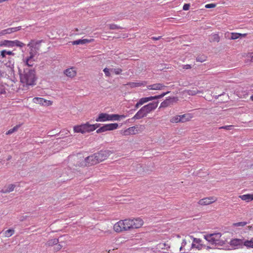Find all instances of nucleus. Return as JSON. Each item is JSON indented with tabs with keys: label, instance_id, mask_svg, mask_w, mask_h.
Segmentation results:
<instances>
[{
	"label": "nucleus",
	"instance_id": "obj_48",
	"mask_svg": "<svg viewBox=\"0 0 253 253\" xmlns=\"http://www.w3.org/2000/svg\"><path fill=\"white\" fill-rule=\"evenodd\" d=\"M35 41L34 40H31L29 43L28 44V46L30 48V50L32 48L33 49ZM34 50V49H33Z\"/></svg>",
	"mask_w": 253,
	"mask_h": 253
},
{
	"label": "nucleus",
	"instance_id": "obj_13",
	"mask_svg": "<svg viewBox=\"0 0 253 253\" xmlns=\"http://www.w3.org/2000/svg\"><path fill=\"white\" fill-rule=\"evenodd\" d=\"M33 102L42 106H49L52 104V101L41 97H34Z\"/></svg>",
	"mask_w": 253,
	"mask_h": 253
},
{
	"label": "nucleus",
	"instance_id": "obj_55",
	"mask_svg": "<svg viewBox=\"0 0 253 253\" xmlns=\"http://www.w3.org/2000/svg\"><path fill=\"white\" fill-rule=\"evenodd\" d=\"M4 32H6V34H10V33H12V30H11V28H9L5 29V31Z\"/></svg>",
	"mask_w": 253,
	"mask_h": 253
},
{
	"label": "nucleus",
	"instance_id": "obj_56",
	"mask_svg": "<svg viewBox=\"0 0 253 253\" xmlns=\"http://www.w3.org/2000/svg\"><path fill=\"white\" fill-rule=\"evenodd\" d=\"M4 31H5V29L0 31V36H2L3 35L6 34V32Z\"/></svg>",
	"mask_w": 253,
	"mask_h": 253
},
{
	"label": "nucleus",
	"instance_id": "obj_1",
	"mask_svg": "<svg viewBox=\"0 0 253 253\" xmlns=\"http://www.w3.org/2000/svg\"><path fill=\"white\" fill-rule=\"evenodd\" d=\"M15 53L10 50L3 49L0 50V63L4 64V66L0 70V77L8 78L14 74V60Z\"/></svg>",
	"mask_w": 253,
	"mask_h": 253
},
{
	"label": "nucleus",
	"instance_id": "obj_30",
	"mask_svg": "<svg viewBox=\"0 0 253 253\" xmlns=\"http://www.w3.org/2000/svg\"><path fill=\"white\" fill-rule=\"evenodd\" d=\"M244 246L247 248L253 249V237L250 240H247L244 242Z\"/></svg>",
	"mask_w": 253,
	"mask_h": 253
},
{
	"label": "nucleus",
	"instance_id": "obj_5",
	"mask_svg": "<svg viewBox=\"0 0 253 253\" xmlns=\"http://www.w3.org/2000/svg\"><path fill=\"white\" fill-rule=\"evenodd\" d=\"M221 234L219 233L208 234L205 236V239L211 244V247L213 245H222L223 241L221 240Z\"/></svg>",
	"mask_w": 253,
	"mask_h": 253
},
{
	"label": "nucleus",
	"instance_id": "obj_21",
	"mask_svg": "<svg viewBox=\"0 0 253 253\" xmlns=\"http://www.w3.org/2000/svg\"><path fill=\"white\" fill-rule=\"evenodd\" d=\"M64 73L68 77L73 78L77 75V71L74 68H70L66 69Z\"/></svg>",
	"mask_w": 253,
	"mask_h": 253
},
{
	"label": "nucleus",
	"instance_id": "obj_8",
	"mask_svg": "<svg viewBox=\"0 0 253 253\" xmlns=\"http://www.w3.org/2000/svg\"><path fill=\"white\" fill-rule=\"evenodd\" d=\"M130 231L141 227L144 224L143 219L140 217L129 218Z\"/></svg>",
	"mask_w": 253,
	"mask_h": 253
},
{
	"label": "nucleus",
	"instance_id": "obj_32",
	"mask_svg": "<svg viewBox=\"0 0 253 253\" xmlns=\"http://www.w3.org/2000/svg\"><path fill=\"white\" fill-rule=\"evenodd\" d=\"M187 93L189 95H195L198 93H203L202 91L198 90L197 88L194 89H189L186 91Z\"/></svg>",
	"mask_w": 253,
	"mask_h": 253
},
{
	"label": "nucleus",
	"instance_id": "obj_29",
	"mask_svg": "<svg viewBox=\"0 0 253 253\" xmlns=\"http://www.w3.org/2000/svg\"><path fill=\"white\" fill-rule=\"evenodd\" d=\"M59 242V240L57 238L49 240L45 244V245L48 247H51L53 245H57Z\"/></svg>",
	"mask_w": 253,
	"mask_h": 253
},
{
	"label": "nucleus",
	"instance_id": "obj_28",
	"mask_svg": "<svg viewBox=\"0 0 253 253\" xmlns=\"http://www.w3.org/2000/svg\"><path fill=\"white\" fill-rule=\"evenodd\" d=\"M108 131L113 130L117 129L119 125L117 123H112L105 124Z\"/></svg>",
	"mask_w": 253,
	"mask_h": 253
},
{
	"label": "nucleus",
	"instance_id": "obj_23",
	"mask_svg": "<svg viewBox=\"0 0 253 253\" xmlns=\"http://www.w3.org/2000/svg\"><path fill=\"white\" fill-rule=\"evenodd\" d=\"M147 83L145 81L141 82H130L126 84L127 85L131 88L138 87L140 86H144L146 85Z\"/></svg>",
	"mask_w": 253,
	"mask_h": 253
},
{
	"label": "nucleus",
	"instance_id": "obj_62",
	"mask_svg": "<svg viewBox=\"0 0 253 253\" xmlns=\"http://www.w3.org/2000/svg\"><path fill=\"white\" fill-rule=\"evenodd\" d=\"M69 133V131H67V132L66 133V134H68Z\"/></svg>",
	"mask_w": 253,
	"mask_h": 253
},
{
	"label": "nucleus",
	"instance_id": "obj_60",
	"mask_svg": "<svg viewBox=\"0 0 253 253\" xmlns=\"http://www.w3.org/2000/svg\"><path fill=\"white\" fill-rule=\"evenodd\" d=\"M250 98L252 101H253V95L251 96Z\"/></svg>",
	"mask_w": 253,
	"mask_h": 253
},
{
	"label": "nucleus",
	"instance_id": "obj_31",
	"mask_svg": "<svg viewBox=\"0 0 253 253\" xmlns=\"http://www.w3.org/2000/svg\"><path fill=\"white\" fill-rule=\"evenodd\" d=\"M11 45H12L11 47H13L14 46H16L19 47H23L25 45V44L18 40H15V41H11Z\"/></svg>",
	"mask_w": 253,
	"mask_h": 253
},
{
	"label": "nucleus",
	"instance_id": "obj_33",
	"mask_svg": "<svg viewBox=\"0 0 253 253\" xmlns=\"http://www.w3.org/2000/svg\"><path fill=\"white\" fill-rule=\"evenodd\" d=\"M174 98L167 99L161 103L160 108H165L169 106L170 104V100L173 99Z\"/></svg>",
	"mask_w": 253,
	"mask_h": 253
},
{
	"label": "nucleus",
	"instance_id": "obj_40",
	"mask_svg": "<svg viewBox=\"0 0 253 253\" xmlns=\"http://www.w3.org/2000/svg\"><path fill=\"white\" fill-rule=\"evenodd\" d=\"M109 29L111 30H119V29H122V28L120 26H118L116 24H109L108 25Z\"/></svg>",
	"mask_w": 253,
	"mask_h": 253
},
{
	"label": "nucleus",
	"instance_id": "obj_42",
	"mask_svg": "<svg viewBox=\"0 0 253 253\" xmlns=\"http://www.w3.org/2000/svg\"><path fill=\"white\" fill-rule=\"evenodd\" d=\"M111 71L114 73L116 75H119L122 73V70L121 68L111 69Z\"/></svg>",
	"mask_w": 253,
	"mask_h": 253
},
{
	"label": "nucleus",
	"instance_id": "obj_26",
	"mask_svg": "<svg viewBox=\"0 0 253 253\" xmlns=\"http://www.w3.org/2000/svg\"><path fill=\"white\" fill-rule=\"evenodd\" d=\"M180 116L181 120H182V123L189 121L193 118V115L190 113L185 114Z\"/></svg>",
	"mask_w": 253,
	"mask_h": 253
},
{
	"label": "nucleus",
	"instance_id": "obj_11",
	"mask_svg": "<svg viewBox=\"0 0 253 253\" xmlns=\"http://www.w3.org/2000/svg\"><path fill=\"white\" fill-rule=\"evenodd\" d=\"M112 154V152L110 151L106 150H101L100 152L97 153H95V154L98 162L100 163L106 160Z\"/></svg>",
	"mask_w": 253,
	"mask_h": 253
},
{
	"label": "nucleus",
	"instance_id": "obj_43",
	"mask_svg": "<svg viewBox=\"0 0 253 253\" xmlns=\"http://www.w3.org/2000/svg\"><path fill=\"white\" fill-rule=\"evenodd\" d=\"M219 37L217 34H214L212 36V41L218 42L219 41Z\"/></svg>",
	"mask_w": 253,
	"mask_h": 253
},
{
	"label": "nucleus",
	"instance_id": "obj_24",
	"mask_svg": "<svg viewBox=\"0 0 253 253\" xmlns=\"http://www.w3.org/2000/svg\"><path fill=\"white\" fill-rule=\"evenodd\" d=\"M126 117V116L124 115L109 114V121H119Z\"/></svg>",
	"mask_w": 253,
	"mask_h": 253
},
{
	"label": "nucleus",
	"instance_id": "obj_10",
	"mask_svg": "<svg viewBox=\"0 0 253 253\" xmlns=\"http://www.w3.org/2000/svg\"><path fill=\"white\" fill-rule=\"evenodd\" d=\"M36 53L32 48L29 52V56L23 59L24 65L26 66V67L30 68V67H32L34 65L35 63L34 57Z\"/></svg>",
	"mask_w": 253,
	"mask_h": 253
},
{
	"label": "nucleus",
	"instance_id": "obj_61",
	"mask_svg": "<svg viewBox=\"0 0 253 253\" xmlns=\"http://www.w3.org/2000/svg\"><path fill=\"white\" fill-rule=\"evenodd\" d=\"M170 18H167V20H168L169 22H170Z\"/></svg>",
	"mask_w": 253,
	"mask_h": 253
},
{
	"label": "nucleus",
	"instance_id": "obj_16",
	"mask_svg": "<svg viewBox=\"0 0 253 253\" xmlns=\"http://www.w3.org/2000/svg\"><path fill=\"white\" fill-rule=\"evenodd\" d=\"M85 165L89 166L99 163L95 154L86 157L85 159Z\"/></svg>",
	"mask_w": 253,
	"mask_h": 253
},
{
	"label": "nucleus",
	"instance_id": "obj_37",
	"mask_svg": "<svg viewBox=\"0 0 253 253\" xmlns=\"http://www.w3.org/2000/svg\"><path fill=\"white\" fill-rule=\"evenodd\" d=\"M14 233V230L13 229H9L4 232V236L5 237H9L11 236Z\"/></svg>",
	"mask_w": 253,
	"mask_h": 253
},
{
	"label": "nucleus",
	"instance_id": "obj_27",
	"mask_svg": "<svg viewBox=\"0 0 253 253\" xmlns=\"http://www.w3.org/2000/svg\"><path fill=\"white\" fill-rule=\"evenodd\" d=\"M15 187L14 184H9L7 186H5L3 189L1 190V192L3 193H9L14 190Z\"/></svg>",
	"mask_w": 253,
	"mask_h": 253
},
{
	"label": "nucleus",
	"instance_id": "obj_46",
	"mask_svg": "<svg viewBox=\"0 0 253 253\" xmlns=\"http://www.w3.org/2000/svg\"><path fill=\"white\" fill-rule=\"evenodd\" d=\"M100 126V124H95L93 125L90 124V126H92V127H91V131H93L95 130L97 127H98Z\"/></svg>",
	"mask_w": 253,
	"mask_h": 253
},
{
	"label": "nucleus",
	"instance_id": "obj_45",
	"mask_svg": "<svg viewBox=\"0 0 253 253\" xmlns=\"http://www.w3.org/2000/svg\"><path fill=\"white\" fill-rule=\"evenodd\" d=\"M233 127V125H228L220 127L219 129H224L226 130H230Z\"/></svg>",
	"mask_w": 253,
	"mask_h": 253
},
{
	"label": "nucleus",
	"instance_id": "obj_34",
	"mask_svg": "<svg viewBox=\"0 0 253 253\" xmlns=\"http://www.w3.org/2000/svg\"><path fill=\"white\" fill-rule=\"evenodd\" d=\"M11 41L4 40L0 42V46L11 47Z\"/></svg>",
	"mask_w": 253,
	"mask_h": 253
},
{
	"label": "nucleus",
	"instance_id": "obj_2",
	"mask_svg": "<svg viewBox=\"0 0 253 253\" xmlns=\"http://www.w3.org/2000/svg\"><path fill=\"white\" fill-rule=\"evenodd\" d=\"M20 82L27 86H34L36 84L37 78L34 69L25 67L22 73H20Z\"/></svg>",
	"mask_w": 253,
	"mask_h": 253
},
{
	"label": "nucleus",
	"instance_id": "obj_63",
	"mask_svg": "<svg viewBox=\"0 0 253 253\" xmlns=\"http://www.w3.org/2000/svg\"><path fill=\"white\" fill-rule=\"evenodd\" d=\"M110 251H111V250H109V251H108V253H110Z\"/></svg>",
	"mask_w": 253,
	"mask_h": 253
},
{
	"label": "nucleus",
	"instance_id": "obj_41",
	"mask_svg": "<svg viewBox=\"0 0 253 253\" xmlns=\"http://www.w3.org/2000/svg\"><path fill=\"white\" fill-rule=\"evenodd\" d=\"M247 222L245 221H241L236 223H234L233 224V226L235 227H238V226H244L246 225H247Z\"/></svg>",
	"mask_w": 253,
	"mask_h": 253
},
{
	"label": "nucleus",
	"instance_id": "obj_44",
	"mask_svg": "<svg viewBox=\"0 0 253 253\" xmlns=\"http://www.w3.org/2000/svg\"><path fill=\"white\" fill-rule=\"evenodd\" d=\"M110 71H111V70L107 68H105L103 69V72H104L105 76L106 77H109L111 76V74L110 73Z\"/></svg>",
	"mask_w": 253,
	"mask_h": 253
},
{
	"label": "nucleus",
	"instance_id": "obj_25",
	"mask_svg": "<svg viewBox=\"0 0 253 253\" xmlns=\"http://www.w3.org/2000/svg\"><path fill=\"white\" fill-rule=\"evenodd\" d=\"M239 198H240L242 200L245 201L247 202H250L253 200V194H244L242 195H240L239 196Z\"/></svg>",
	"mask_w": 253,
	"mask_h": 253
},
{
	"label": "nucleus",
	"instance_id": "obj_19",
	"mask_svg": "<svg viewBox=\"0 0 253 253\" xmlns=\"http://www.w3.org/2000/svg\"><path fill=\"white\" fill-rule=\"evenodd\" d=\"M147 114L144 110V109L142 107L136 114L132 118L133 120H137L141 119L145 116H146Z\"/></svg>",
	"mask_w": 253,
	"mask_h": 253
},
{
	"label": "nucleus",
	"instance_id": "obj_58",
	"mask_svg": "<svg viewBox=\"0 0 253 253\" xmlns=\"http://www.w3.org/2000/svg\"><path fill=\"white\" fill-rule=\"evenodd\" d=\"M162 37L159 36L158 37H153L152 39L154 40H160L161 38Z\"/></svg>",
	"mask_w": 253,
	"mask_h": 253
},
{
	"label": "nucleus",
	"instance_id": "obj_35",
	"mask_svg": "<svg viewBox=\"0 0 253 253\" xmlns=\"http://www.w3.org/2000/svg\"><path fill=\"white\" fill-rule=\"evenodd\" d=\"M170 121L171 123H177L182 122V120H181L180 115L173 117L172 118H171L170 119Z\"/></svg>",
	"mask_w": 253,
	"mask_h": 253
},
{
	"label": "nucleus",
	"instance_id": "obj_36",
	"mask_svg": "<svg viewBox=\"0 0 253 253\" xmlns=\"http://www.w3.org/2000/svg\"><path fill=\"white\" fill-rule=\"evenodd\" d=\"M20 125H16L15 126H14L12 128H11L9 129L6 132V135H9L12 134V133L16 132L18 130V128L20 127Z\"/></svg>",
	"mask_w": 253,
	"mask_h": 253
},
{
	"label": "nucleus",
	"instance_id": "obj_54",
	"mask_svg": "<svg viewBox=\"0 0 253 253\" xmlns=\"http://www.w3.org/2000/svg\"><path fill=\"white\" fill-rule=\"evenodd\" d=\"M166 244L165 243H160L158 244V248H160V249H163L165 248V246H166Z\"/></svg>",
	"mask_w": 253,
	"mask_h": 253
},
{
	"label": "nucleus",
	"instance_id": "obj_9",
	"mask_svg": "<svg viewBox=\"0 0 253 253\" xmlns=\"http://www.w3.org/2000/svg\"><path fill=\"white\" fill-rule=\"evenodd\" d=\"M169 93V91H167L166 92H164V93H162L160 95H156V96H150V97H148L141 98L139 100V101L136 104L135 107L137 108L140 106L143 105L145 103H146V102H148L149 101H151V100H154V99H157L161 98H162L163 97H164V96H165L166 95H167V94H168Z\"/></svg>",
	"mask_w": 253,
	"mask_h": 253
},
{
	"label": "nucleus",
	"instance_id": "obj_3",
	"mask_svg": "<svg viewBox=\"0 0 253 253\" xmlns=\"http://www.w3.org/2000/svg\"><path fill=\"white\" fill-rule=\"evenodd\" d=\"M189 237L193 239L192 250L196 252V253H210L209 250L214 248L204 244L202 240L200 239L195 238L192 236Z\"/></svg>",
	"mask_w": 253,
	"mask_h": 253
},
{
	"label": "nucleus",
	"instance_id": "obj_57",
	"mask_svg": "<svg viewBox=\"0 0 253 253\" xmlns=\"http://www.w3.org/2000/svg\"><path fill=\"white\" fill-rule=\"evenodd\" d=\"M249 57L250 58L251 60L253 62V52L250 53Z\"/></svg>",
	"mask_w": 253,
	"mask_h": 253
},
{
	"label": "nucleus",
	"instance_id": "obj_18",
	"mask_svg": "<svg viewBox=\"0 0 253 253\" xmlns=\"http://www.w3.org/2000/svg\"><path fill=\"white\" fill-rule=\"evenodd\" d=\"M166 87V86L160 83L155 84L151 85H149L147 86V88L150 90H161L164 89Z\"/></svg>",
	"mask_w": 253,
	"mask_h": 253
},
{
	"label": "nucleus",
	"instance_id": "obj_47",
	"mask_svg": "<svg viewBox=\"0 0 253 253\" xmlns=\"http://www.w3.org/2000/svg\"><path fill=\"white\" fill-rule=\"evenodd\" d=\"M56 246L54 247V251H55V252H57L59 250H60L62 248V246L60 244H57V245H55Z\"/></svg>",
	"mask_w": 253,
	"mask_h": 253
},
{
	"label": "nucleus",
	"instance_id": "obj_12",
	"mask_svg": "<svg viewBox=\"0 0 253 253\" xmlns=\"http://www.w3.org/2000/svg\"><path fill=\"white\" fill-rule=\"evenodd\" d=\"M192 250V243L186 239L183 240L181 246L180 247V251L181 253H185Z\"/></svg>",
	"mask_w": 253,
	"mask_h": 253
},
{
	"label": "nucleus",
	"instance_id": "obj_7",
	"mask_svg": "<svg viewBox=\"0 0 253 253\" xmlns=\"http://www.w3.org/2000/svg\"><path fill=\"white\" fill-rule=\"evenodd\" d=\"M91 126H90V124L87 122L81 125H77L74 126L73 127V130L74 132L81 133L84 134L92 132L91 129Z\"/></svg>",
	"mask_w": 253,
	"mask_h": 253
},
{
	"label": "nucleus",
	"instance_id": "obj_49",
	"mask_svg": "<svg viewBox=\"0 0 253 253\" xmlns=\"http://www.w3.org/2000/svg\"><path fill=\"white\" fill-rule=\"evenodd\" d=\"M5 90L4 86L0 84V95L5 94Z\"/></svg>",
	"mask_w": 253,
	"mask_h": 253
},
{
	"label": "nucleus",
	"instance_id": "obj_52",
	"mask_svg": "<svg viewBox=\"0 0 253 253\" xmlns=\"http://www.w3.org/2000/svg\"><path fill=\"white\" fill-rule=\"evenodd\" d=\"M215 6V4L213 3L207 4L205 5V7L207 8H213Z\"/></svg>",
	"mask_w": 253,
	"mask_h": 253
},
{
	"label": "nucleus",
	"instance_id": "obj_14",
	"mask_svg": "<svg viewBox=\"0 0 253 253\" xmlns=\"http://www.w3.org/2000/svg\"><path fill=\"white\" fill-rule=\"evenodd\" d=\"M217 198L215 197H206L200 200L198 204L202 206L208 205L216 201Z\"/></svg>",
	"mask_w": 253,
	"mask_h": 253
},
{
	"label": "nucleus",
	"instance_id": "obj_38",
	"mask_svg": "<svg viewBox=\"0 0 253 253\" xmlns=\"http://www.w3.org/2000/svg\"><path fill=\"white\" fill-rule=\"evenodd\" d=\"M246 35V34H241L239 33H232L231 38L233 40H236L238 39L241 36H245Z\"/></svg>",
	"mask_w": 253,
	"mask_h": 253
},
{
	"label": "nucleus",
	"instance_id": "obj_53",
	"mask_svg": "<svg viewBox=\"0 0 253 253\" xmlns=\"http://www.w3.org/2000/svg\"><path fill=\"white\" fill-rule=\"evenodd\" d=\"M190 4H185L183 6V9L184 10H188L189 9Z\"/></svg>",
	"mask_w": 253,
	"mask_h": 253
},
{
	"label": "nucleus",
	"instance_id": "obj_17",
	"mask_svg": "<svg viewBox=\"0 0 253 253\" xmlns=\"http://www.w3.org/2000/svg\"><path fill=\"white\" fill-rule=\"evenodd\" d=\"M158 102H152L148 104L143 107L146 113L148 114L152 111L155 110L158 106Z\"/></svg>",
	"mask_w": 253,
	"mask_h": 253
},
{
	"label": "nucleus",
	"instance_id": "obj_4",
	"mask_svg": "<svg viewBox=\"0 0 253 253\" xmlns=\"http://www.w3.org/2000/svg\"><path fill=\"white\" fill-rule=\"evenodd\" d=\"M113 230L117 233L130 231L129 218L117 222L113 226Z\"/></svg>",
	"mask_w": 253,
	"mask_h": 253
},
{
	"label": "nucleus",
	"instance_id": "obj_15",
	"mask_svg": "<svg viewBox=\"0 0 253 253\" xmlns=\"http://www.w3.org/2000/svg\"><path fill=\"white\" fill-rule=\"evenodd\" d=\"M244 241L241 239H233L230 242V245L234 249L242 248L244 245Z\"/></svg>",
	"mask_w": 253,
	"mask_h": 253
},
{
	"label": "nucleus",
	"instance_id": "obj_50",
	"mask_svg": "<svg viewBox=\"0 0 253 253\" xmlns=\"http://www.w3.org/2000/svg\"><path fill=\"white\" fill-rule=\"evenodd\" d=\"M182 67L183 69H190L192 68V66L191 65L189 64H186V65H182Z\"/></svg>",
	"mask_w": 253,
	"mask_h": 253
},
{
	"label": "nucleus",
	"instance_id": "obj_6",
	"mask_svg": "<svg viewBox=\"0 0 253 253\" xmlns=\"http://www.w3.org/2000/svg\"><path fill=\"white\" fill-rule=\"evenodd\" d=\"M144 128L145 127L143 125H136L129 127L124 130H121L120 131V134L123 136L134 135L142 131Z\"/></svg>",
	"mask_w": 253,
	"mask_h": 253
},
{
	"label": "nucleus",
	"instance_id": "obj_20",
	"mask_svg": "<svg viewBox=\"0 0 253 253\" xmlns=\"http://www.w3.org/2000/svg\"><path fill=\"white\" fill-rule=\"evenodd\" d=\"M95 121L101 122L109 121V114L104 113H100Z\"/></svg>",
	"mask_w": 253,
	"mask_h": 253
},
{
	"label": "nucleus",
	"instance_id": "obj_39",
	"mask_svg": "<svg viewBox=\"0 0 253 253\" xmlns=\"http://www.w3.org/2000/svg\"><path fill=\"white\" fill-rule=\"evenodd\" d=\"M108 131V130H107V129L106 126V125H104L102 126H101L99 128H98L96 130V132L97 133H100L104 132H105V131Z\"/></svg>",
	"mask_w": 253,
	"mask_h": 253
},
{
	"label": "nucleus",
	"instance_id": "obj_51",
	"mask_svg": "<svg viewBox=\"0 0 253 253\" xmlns=\"http://www.w3.org/2000/svg\"><path fill=\"white\" fill-rule=\"evenodd\" d=\"M12 33L19 31L21 29V26L11 28Z\"/></svg>",
	"mask_w": 253,
	"mask_h": 253
},
{
	"label": "nucleus",
	"instance_id": "obj_22",
	"mask_svg": "<svg viewBox=\"0 0 253 253\" xmlns=\"http://www.w3.org/2000/svg\"><path fill=\"white\" fill-rule=\"evenodd\" d=\"M94 40L93 39H80L78 40L74 41L72 42V44L73 45H78V44H84L87 43H89L93 42Z\"/></svg>",
	"mask_w": 253,
	"mask_h": 253
},
{
	"label": "nucleus",
	"instance_id": "obj_59",
	"mask_svg": "<svg viewBox=\"0 0 253 253\" xmlns=\"http://www.w3.org/2000/svg\"><path fill=\"white\" fill-rule=\"evenodd\" d=\"M8 1V0H0V3L4 2V1Z\"/></svg>",
	"mask_w": 253,
	"mask_h": 253
}]
</instances>
